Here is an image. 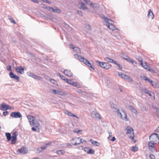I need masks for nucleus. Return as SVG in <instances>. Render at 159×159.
I'll list each match as a JSON object with an SVG mask.
<instances>
[{
    "mask_svg": "<svg viewBox=\"0 0 159 159\" xmlns=\"http://www.w3.org/2000/svg\"><path fill=\"white\" fill-rule=\"evenodd\" d=\"M102 18L104 20V24L107 26L111 30H117L118 32V29L116 28V27L113 24V23H114V21L105 17L104 16H103Z\"/></svg>",
    "mask_w": 159,
    "mask_h": 159,
    "instance_id": "obj_1",
    "label": "nucleus"
},
{
    "mask_svg": "<svg viewBox=\"0 0 159 159\" xmlns=\"http://www.w3.org/2000/svg\"><path fill=\"white\" fill-rule=\"evenodd\" d=\"M75 58L78 60L79 61L83 62L86 65L91 67L92 69H94L95 67L92 65L91 63L86 59H85L83 57L78 55L77 54L74 55Z\"/></svg>",
    "mask_w": 159,
    "mask_h": 159,
    "instance_id": "obj_2",
    "label": "nucleus"
},
{
    "mask_svg": "<svg viewBox=\"0 0 159 159\" xmlns=\"http://www.w3.org/2000/svg\"><path fill=\"white\" fill-rule=\"evenodd\" d=\"M149 139L155 144L159 142V135L156 133H152L149 136Z\"/></svg>",
    "mask_w": 159,
    "mask_h": 159,
    "instance_id": "obj_3",
    "label": "nucleus"
},
{
    "mask_svg": "<svg viewBox=\"0 0 159 159\" xmlns=\"http://www.w3.org/2000/svg\"><path fill=\"white\" fill-rule=\"evenodd\" d=\"M126 129L127 130V132L126 133L127 134H133V135H131L129 136V138L133 141L134 139L133 129L130 126H127Z\"/></svg>",
    "mask_w": 159,
    "mask_h": 159,
    "instance_id": "obj_4",
    "label": "nucleus"
},
{
    "mask_svg": "<svg viewBox=\"0 0 159 159\" xmlns=\"http://www.w3.org/2000/svg\"><path fill=\"white\" fill-rule=\"evenodd\" d=\"M11 107L9 105L2 102L0 105V109L2 111H5L8 109H11Z\"/></svg>",
    "mask_w": 159,
    "mask_h": 159,
    "instance_id": "obj_5",
    "label": "nucleus"
},
{
    "mask_svg": "<svg viewBox=\"0 0 159 159\" xmlns=\"http://www.w3.org/2000/svg\"><path fill=\"white\" fill-rule=\"evenodd\" d=\"M10 116L16 118H20L22 117V115L18 111L12 112L10 113Z\"/></svg>",
    "mask_w": 159,
    "mask_h": 159,
    "instance_id": "obj_6",
    "label": "nucleus"
},
{
    "mask_svg": "<svg viewBox=\"0 0 159 159\" xmlns=\"http://www.w3.org/2000/svg\"><path fill=\"white\" fill-rule=\"evenodd\" d=\"M118 111L117 115L118 116H120L121 118L123 120H128V119L127 118V115L125 112L123 111L122 114L120 112L119 110H118Z\"/></svg>",
    "mask_w": 159,
    "mask_h": 159,
    "instance_id": "obj_7",
    "label": "nucleus"
},
{
    "mask_svg": "<svg viewBox=\"0 0 159 159\" xmlns=\"http://www.w3.org/2000/svg\"><path fill=\"white\" fill-rule=\"evenodd\" d=\"M17 132H15L12 134V135L11 137V143L14 144L17 140Z\"/></svg>",
    "mask_w": 159,
    "mask_h": 159,
    "instance_id": "obj_8",
    "label": "nucleus"
},
{
    "mask_svg": "<svg viewBox=\"0 0 159 159\" xmlns=\"http://www.w3.org/2000/svg\"><path fill=\"white\" fill-rule=\"evenodd\" d=\"M25 68L24 66H19L16 68V70L17 73L22 74L24 72Z\"/></svg>",
    "mask_w": 159,
    "mask_h": 159,
    "instance_id": "obj_9",
    "label": "nucleus"
},
{
    "mask_svg": "<svg viewBox=\"0 0 159 159\" xmlns=\"http://www.w3.org/2000/svg\"><path fill=\"white\" fill-rule=\"evenodd\" d=\"M27 75L33 78L37 79L39 80H40L42 78V77L37 76L31 72H28L27 73Z\"/></svg>",
    "mask_w": 159,
    "mask_h": 159,
    "instance_id": "obj_10",
    "label": "nucleus"
},
{
    "mask_svg": "<svg viewBox=\"0 0 159 159\" xmlns=\"http://www.w3.org/2000/svg\"><path fill=\"white\" fill-rule=\"evenodd\" d=\"M155 144L152 141H150L148 143L149 149L151 151H154L155 150V148L154 147V144Z\"/></svg>",
    "mask_w": 159,
    "mask_h": 159,
    "instance_id": "obj_11",
    "label": "nucleus"
},
{
    "mask_svg": "<svg viewBox=\"0 0 159 159\" xmlns=\"http://www.w3.org/2000/svg\"><path fill=\"white\" fill-rule=\"evenodd\" d=\"M27 149L25 147H22L18 150L19 153L22 154H24L26 153L27 152Z\"/></svg>",
    "mask_w": 159,
    "mask_h": 159,
    "instance_id": "obj_12",
    "label": "nucleus"
},
{
    "mask_svg": "<svg viewBox=\"0 0 159 159\" xmlns=\"http://www.w3.org/2000/svg\"><path fill=\"white\" fill-rule=\"evenodd\" d=\"M52 91L55 94H59L61 96L65 95V93L60 90L53 89L52 90Z\"/></svg>",
    "mask_w": 159,
    "mask_h": 159,
    "instance_id": "obj_13",
    "label": "nucleus"
},
{
    "mask_svg": "<svg viewBox=\"0 0 159 159\" xmlns=\"http://www.w3.org/2000/svg\"><path fill=\"white\" fill-rule=\"evenodd\" d=\"M80 4V8L83 10L85 11L86 10L89 11V9L88 8L86 7V5L85 3H84L81 1L79 2Z\"/></svg>",
    "mask_w": 159,
    "mask_h": 159,
    "instance_id": "obj_14",
    "label": "nucleus"
},
{
    "mask_svg": "<svg viewBox=\"0 0 159 159\" xmlns=\"http://www.w3.org/2000/svg\"><path fill=\"white\" fill-rule=\"evenodd\" d=\"M67 83L75 87L79 88L80 86V85L76 82H74L71 80H68Z\"/></svg>",
    "mask_w": 159,
    "mask_h": 159,
    "instance_id": "obj_15",
    "label": "nucleus"
},
{
    "mask_svg": "<svg viewBox=\"0 0 159 159\" xmlns=\"http://www.w3.org/2000/svg\"><path fill=\"white\" fill-rule=\"evenodd\" d=\"M64 74L66 76L69 77L72 76L73 74L70 70H65L63 71Z\"/></svg>",
    "mask_w": 159,
    "mask_h": 159,
    "instance_id": "obj_16",
    "label": "nucleus"
},
{
    "mask_svg": "<svg viewBox=\"0 0 159 159\" xmlns=\"http://www.w3.org/2000/svg\"><path fill=\"white\" fill-rule=\"evenodd\" d=\"M92 115L93 116L95 117L96 119L99 120L101 119L100 115L96 112L93 111L92 113Z\"/></svg>",
    "mask_w": 159,
    "mask_h": 159,
    "instance_id": "obj_17",
    "label": "nucleus"
},
{
    "mask_svg": "<svg viewBox=\"0 0 159 159\" xmlns=\"http://www.w3.org/2000/svg\"><path fill=\"white\" fill-rule=\"evenodd\" d=\"M27 118L31 125L32 123H34V117L33 116L30 115H28L27 116Z\"/></svg>",
    "mask_w": 159,
    "mask_h": 159,
    "instance_id": "obj_18",
    "label": "nucleus"
},
{
    "mask_svg": "<svg viewBox=\"0 0 159 159\" xmlns=\"http://www.w3.org/2000/svg\"><path fill=\"white\" fill-rule=\"evenodd\" d=\"M96 63L99 66L103 68V66H104L105 65L106 63L103 62L99 61H98L96 60L95 61Z\"/></svg>",
    "mask_w": 159,
    "mask_h": 159,
    "instance_id": "obj_19",
    "label": "nucleus"
},
{
    "mask_svg": "<svg viewBox=\"0 0 159 159\" xmlns=\"http://www.w3.org/2000/svg\"><path fill=\"white\" fill-rule=\"evenodd\" d=\"M9 75L10 77L12 78L15 79L16 80H19V77L12 72H11L9 73Z\"/></svg>",
    "mask_w": 159,
    "mask_h": 159,
    "instance_id": "obj_20",
    "label": "nucleus"
},
{
    "mask_svg": "<svg viewBox=\"0 0 159 159\" xmlns=\"http://www.w3.org/2000/svg\"><path fill=\"white\" fill-rule=\"evenodd\" d=\"M105 61L110 63L116 64V62L115 61L108 57H106L105 58Z\"/></svg>",
    "mask_w": 159,
    "mask_h": 159,
    "instance_id": "obj_21",
    "label": "nucleus"
},
{
    "mask_svg": "<svg viewBox=\"0 0 159 159\" xmlns=\"http://www.w3.org/2000/svg\"><path fill=\"white\" fill-rule=\"evenodd\" d=\"M64 113L65 114L68 115L69 116H74L76 117L77 118H79L78 116H77L76 115H74L72 113L69 112L68 111L66 110V111H65Z\"/></svg>",
    "mask_w": 159,
    "mask_h": 159,
    "instance_id": "obj_22",
    "label": "nucleus"
},
{
    "mask_svg": "<svg viewBox=\"0 0 159 159\" xmlns=\"http://www.w3.org/2000/svg\"><path fill=\"white\" fill-rule=\"evenodd\" d=\"M148 16L149 18L152 19L154 17V15L151 9H149L148 11Z\"/></svg>",
    "mask_w": 159,
    "mask_h": 159,
    "instance_id": "obj_23",
    "label": "nucleus"
},
{
    "mask_svg": "<svg viewBox=\"0 0 159 159\" xmlns=\"http://www.w3.org/2000/svg\"><path fill=\"white\" fill-rule=\"evenodd\" d=\"M129 107L133 113L135 114H137V111L133 106L129 105Z\"/></svg>",
    "mask_w": 159,
    "mask_h": 159,
    "instance_id": "obj_24",
    "label": "nucleus"
},
{
    "mask_svg": "<svg viewBox=\"0 0 159 159\" xmlns=\"http://www.w3.org/2000/svg\"><path fill=\"white\" fill-rule=\"evenodd\" d=\"M90 141L91 143L95 146H99L100 145V143H98L96 141H94L92 139H90Z\"/></svg>",
    "mask_w": 159,
    "mask_h": 159,
    "instance_id": "obj_25",
    "label": "nucleus"
},
{
    "mask_svg": "<svg viewBox=\"0 0 159 159\" xmlns=\"http://www.w3.org/2000/svg\"><path fill=\"white\" fill-rule=\"evenodd\" d=\"M111 108L113 110V111L115 112H117V113H118V110H119V109L117 108V106L116 105L114 104H113V105H111Z\"/></svg>",
    "mask_w": 159,
    "mask_h": 159,
    "instance_id": "obj_26",
    "label": "nucleus"
},
{
    "mask_svg": "<svg viewBox=\"0 0 159 159\" xmlns=\"http://www.w3.org/2000/svg\"><path fill=\"white\" fill-rule=\"evenodd\" d=\"M82 139H80V142H79L78 143L75 142L74 143H72V144L73 145H77L80 144L81 143H83L84 142V143H86V141H85V140H83V141H82Z\"/></svg>",
    "mask_w": 159,
    "mask_h": 159,
    "instance_id": "obj_27",
    "label": "nucleus"
},
{
    "mask_svg": "<svg viewBox=\"0 0 159 159\" xmlns=\"http://www.w3.org/2000/svg\"><path fill=\"white\" fill-rule=\"evenodd\" d=\"M104 66H103V68L105 69L106 70H108L111 68V65H110L108 63H106L105 65Z\"/></svg>",
    "mask_w": 159,
    "mask_h": 159,
    "instance_id": "obj_28",
    "label": "nucleus"
},
{
    "mask_svg": "<svg viewBox=\"0 0 159 159\" xmlns=\"http://www.w3.org/2000/svg\"><path fill=\"white\" fill-rule=\"evenodd\" d=\"M45 8L47 9L49 11H52L53 13H55L56 12V8H53L52 7H46Z\"/></svg>",
    "mask_w": 159,
    "mask_h": 159,
    "instance_id": "obj_29",
    "label": "nucleus"
},
{
    "mask_svg": "<svg viewBox=\"0 0 159 159\" xmlns=\"http://www.w3.org/2000/svg\"><path fill=\"white\" fill-rule=\"evenodd\" d=\"M124 59L127 60L128 61L131 62L132 64H133L134 61L133 60L130 59L129 57H126V58L123 57Z\"/></svg>",
    "mask_w": 159,
    "mask_h": 159,
    "instance_id": "obj_30",
    "label": "nucleus"
},
{
    "mask_svg": "<svg viewBox=\"0 0 159 159\" xmlns=\"http://www.w3.org/2000/svg\"><path fill=\"white\" fill-rule=\"evenodd\" d=\"M6 135L7 137V140L8 141H10L11 139V134L10 133H6Z\"/></svg>",
    "mask_w": 159,
    "mask_h": 159,
    "instance_id": "obj_31",
    "label": "nucleus"
},
{
    "mask_svg": "<svg viewBox=\"0 0 159 159\" xmlns=\"http://www.w3.org/2000/svg\"><path fill=\"white\" fill-rule=\"evenodd\" d=\"M147 93L151 97H153L155 98L154 93L153 92L149 91Z\"/></svg>",
    "mask_w": 159,
    "mask_h": 159,
    "instance_id": "obj_32",
    "label": "nucleus"
},
{
    "mask_svg": "<svg viewBox=\"0 0 159 159\" xmlns=\"http://www.w3.org/2000/svg\"><path fill=\"white\" fill-rule=\"evenodd\" d=\"M58 154L64 155L65 153V152L64 150H60L57 151L56 152Z\"/></svg>",
    "mask_w": 159,
    "mask_h": 159,
    "instance_id": "obj_33",
    "label": "nucleus"
},
{
    "mask_svg": "<svg viewBox=\"0 0 159 159\" xmlns=\"http://www.w3.org/2000/svg\"><path fill=\"white\" fill-rule=\"evenodd\" d=\"M49 80L50 82L55 85H57V82L53 79H50Z\"/></svg>",
    "mask_w": 159,
    "mask_h": 159,
    "instance_id": "obj_34",
    "label": "nucleus"
},
{
    "mask_svg": "<svg viewBox=\"0 0 159 159\" xmlns=\"http://www.w3.org/2000/svg\"><path fill=\"white\" fill-rule=\"evenodd\" d=\"M90 5L94 9H96L98 8L97 5L95 3H91L90 4Z\"/></svg>",
    "mask_w": 159,
    "mask_h": 159,
    "instance_id": "obj_35",
    "label": "nucleus"
},
{
    "mask_svg": "<svg viewBox=\"0 0 159 159\" xmlns=\"http://www.w3.org/2000/svg\"><path fill=\"white\" fill-rule=\"evenodd\" d=\"M118 75L120 76L121 78H122L124 79H125V77H126V75H125L124 74L121 73V72H118Z\"/></svg>",
    "mask_w": 159,
    "mask_h": 159,
    "instance_id": "obj_36",
    "label": "nucleus"
},
{
    "mask_svg": "<svg viewBox=\"0 0 159 159\" xmlns=\"http://www.w3.org/2000/svg\"><path fill=\"white\" fill-rule=\"evenodd\" d=\"M95 152L94 150L92 149H89V150L87 151V153L88 154H93Z\"/></svg>",
    "mask_w": 159,
    "mask_h": 159,
    "instance_id": "obj_37",
    "label": "nucleus"
},
{
    "mask_svg": "<svg viewBox=\"0 0 159 159\" xmlns=\"http://www.w3.org/2000/svg\"><path fill=\"white\" fill-rule=\"evenodd\" d=\"M80 138L78 137V138H73L72 140H71V142H72L73 141H74L75 142H77V140L78 141H80Z\"/></svg>",
    "mask_w": 159,
    "mask_h": 159,
    "instance_id": "obj_38",
    "label": "nucleus"
},
{
    "mask_svg": "<svg viewBox=\"0 0 159 159\" xmlns=\"http://www.w3.org/2000/svg\"><path fill=\"white\" fill-rule=\"evenodd\" d=\"M73 49L77 53H79V52H80V49L77 47H74Z\"/></svg>",
    "mask_w": 159,
    "mask_h": 159,
    "instance_id": "obj_39",
    "label": "nucleus"
},
{
    "mask_svg": "<svg viewBox=\"0 0 159 159\" xmlns=\"http://www.w3.org/2000/svg\"><path fill=\"white\" fill-rule=\"evenodd\" d=\"M145 69H148V68L149 67V66H148L146 63H145L144 64H143V65H141Z\"/></svg>",
    "mask_w": 159,
    "mask_h": 159,
    "instance_id": "obj_40",
    "label": "nucleus"
},
{
    "mask_svg": "<svg viewBox=\"0 0 159 159\" xmlns=\"http://www.w3.org/2000/svg\"><path fill=\"white\" fill-rule=\"evenodd\" d=\"M8 17H9V20H10V21L12 22V23H13L14 24H16V22H15V21L13 19V18L11 16H8Z\"/></svg>",
    "mask_w": 159,
    "mask_h": 159,
    "instance_id": "obj_41",
    "label": "nucleus"
},
{
    "mask_svg": "<svg viewBox=\"0 0 159 159\" xmlns=\"http://www.w3.org/2000/svg\"><path fill=\"white\" fill-rule=\"evenodd\" d=\"M125 79L128 80L130 81H132V79L127 75H126Z\"/></svg>",
    "mask_w": 159,
    "mask_h": 159,
    "instance_id": "obj_42",
    "label": "nucleus"
},
{
    "mask_svg": "<svg viewBox=\"0 0 159 159\" xmlns=\"http://www.w3.org/2000/svg\"><path fill=\"white\" fill-rule=\"evenodd\" d=\"M61 78L62 80L65 81L66 82H68V80L64 76L62 75Z\"/></svg>",
    "mask_w": 159,
    "mask_h": 159,
    "instance_id": "obj_43",
    "label": "nucleus"
},
{
    "mask_svg": "<svg viewBox=\"0 0 159 159\" xmlns=\"http://www.w3.org/2000/svg\"><path fill=\"white\" fill-rule=\"evenodd\" d=\"M54 8H56V12L57 13L59 14L61 13V10L58 8L57 7H54Z\"/></svg>",
    "mask_w": 159,
    "mask_h": 159,
    "instance_id": "obj_44",
    "label": "nucleus"
},
{
    "mask_svg": "<svg viewBox=\"0 0 159 159\" xmlns=\"http://www.w3.org/2000/svg\"><path fill=\"white\" fill-rule=\"evenodd\" d=\"M141 91L145 93H147L149 91L147 89H141Z\"/></svg>",
    "mask_w": 159,
    "mask_h": 159,
    "instance_id": "obj_45",
    "label": "nucleus"
},
{
    "mask_svg": "<svg viewBox=\"0 0 159 159\" xmlns=\"http://www.w3.org/2000/svg\"><path fill=\"white\" fill-rule=\"evenodd\" d=\"M85 28L89 30H92V29L91 28V27L90 26L88 25H85Z\"/></svg>",
    "mask_w": 159,
    "mask_h": 159,
    "instance_id": "obj_46",
    "label": "nucleus"
},
{
    "mask_svg": "<svg viewBox=\"0 0 159 159\" xmlns=\"http://www.w3.org/2000/svg\"><path fill=\"white\" fill-rule=\"evenodd\" d=\"M115 64L117 65L119 67V69L120 70H122V67L121 65L120 64H117V63H116V64Z\"/></svg>",
    "mask_w": 159,
    "mask_h": 159,
    "instance_id": "obj_47",
    "label": "nucleus"
},
{
    "mask_svg": "<svg viewBox=\"0 0 159 159\" xmlns=\"http://www.w3.org/2000/svg\"><path fill=\"white\" fill-rule=\"evenodd\" d=\"M151 84L154 87L156 88L157 87V84L155 82H153Z\"/></svg>",
    "mask_w": 159,
    "mask_h": 159,
    "instance_id": "obj_48",
    "label": "nucleus"
},
{
    "mask_svg": "<svg viewBox=\"0 0 159 159\" xmlns=\"http://www.w3.org/2000/svg\"><path fill=\"white\" fill-rule=\"evenodd\" d=\"M148 70L149 71H150V72H151L152 73L155 72V71L153 69H151L150 67H149L148 68Z\"/></svg>",
    "mask_w": 159,
    "mask_h": 159,
    "instance_id": "obj_49",
    "label": "nucleus"
},
{
    "mask_svg": "<svg viewBox=\"0 0 159 159\" xmlns=\"http://www.w3.org/2000/svg\"><path fill=\"white\" fill-rule=\"evenodd\" d=\"M137 150V148L136 146H134L132 147V151L134 152H136Z\"/></svg>",
    "mask_w": 159,
    "mask_h": 159,
    "instance_id": "obj_50",
    "label": "nucleus"
},
{
    "mask_svg": "<svg viewBox=\"0 0 159 159\" xmlns=\"http://www.w3.org/2000/svg\"><path fill=\"white\" fill-rule=\"evenodd\" d=\"M149 156L151 159H155V156L153 154H150Z\"/></svg>",
    "mask_w": 159,
    "mask_h": 159,
    "instance_id": "obj_51",
    "label": "nucleus"
},
{
    "mask_svg": "<svg viewBox=\"0 0 159 159\" xmlns=\"http://www.w3.org/2000/svg\"><path fill=\"white\" fill-rule=\"evenodd\" d=\"M43 2L47 3L48 4H50L51 3V2L50 1H48V0H41Z\"/></svg>",
    "mask_w": 159,
    "mask_h": 159,
    "instance_id": "obj_52",
    "label": "nucleus"
},
{
    "mask_svg": "<svg viewBox=\"0 0 159 159\" xmlns=\"http://www.w3.org/2000/svg\"><path fill=\"white\" fill-rule=\"evenodd\" d=\"M78 14L80 16H82L83 13L82 11H81L78 10L77 11Z\"/></svg>",
    "mask_w": 159,
    "mask_h": 159,
    "instance_id": "obj_53",
    "label": "nucleus"
},
{
    "mask_svg": "<svg viewBox=\"0 0 159 159\" xmlns=\"http://www.w3.org/2000/svg\"><path fill=\"white\" fill-rule=\"evenodd\" d=\"M32 124H33V125L35 126L37 128L39 127V124H38V123L35 124L34 122V123H32Z\"/></svg>",
    "mask_w": 159,
    "mask_h": 159,
    "instance_id": "obj_54",
    "label": "nucleus"
},
{
    "mask_svg": "<svg viewBox=\"0 0 159 159\" xmlns=\"http://www.w3.org/2000/svg\"><path fill=\"white\" fill-rule=\"evenodd\" d=\"M157 115L158 116V117L159 118V108H156Z\"/></svg>",
    "mask_w": 159,
    "mask_h": 159,
    "instance_id": "obj_55",
    "label": "nucleus"
},
{
    "mask_svg": "<svg viewBox=\"0 0 159 159\" xmlns=\"http://www.w3.org/2000/svg\"><path fill=\"white\" fill-rule=\"evenodd\" d=\"M138 61L139 62H141V65H143V60L141 58H139Z\"/></svg>",
    "mask_w": 159,
    "mask_h": 159,
    "instance_id": "obj_56",
    "label": "nucleus"
},
{
    "mask_svg": "<svg viewBox=\"0 0 159 159\" xmlns=\"http://www.w3.org/2000/svg\"><path fill=\"white\" fill-rule=\"evenodd\" d=\"M7 113H8V111H4L3 113V115L4 116H6L7 115Z\"/></svg>",
    "mask_w": 159,
    "mask_h": 159,
    "instance_id": "obj_57",
    "label": "nucleus"
},
{
    "mask_svg": "<svg viewBox=\"0 0 159 159\" xmlns=\"http://www.w3.org/2000/svg\"><path fill=\"white\" fill-rule=\"evenodd\" d=\"M76 92L77 93H82V91L81 90L79 89H78L76 91Z\"/></svg>",
    "mask_w": 159,
    "mask_h": 159,
    "instance_id": "obj_58",
    "label": "nucleus"
},
{
    "mask_svg": "<svg viewBox=\"0 0 159 159\" xmlns=\"http://www.w3.org/2000/svg\"><path fill=\"white\" fill-rule=\"evenodd\" d=\"M32 2L37 3H39V1L37 0H31Z\"/></svg>",
    "mask_w": 159,
    "mask_h": 159,
    "instance_id": "obj_59",
    "label": "nucleus"
},
{
    "mask_svg": "<svg viewBox=\"0 0 159 159\" xmlns=\"http://www.w3.org/2000/svg\"><path fill=\"white\" fill-rule=\"evenodd\" d=\"M149 79L146 76H144L143 77V80H148Z\"/></svg>",
    "mask_w": 159,
    "mask_h": 159,
    "instance_id": "obj_60",
    "label": "nucleus"
},
{
    "mask_svg": "<svg viewBox=\"0 0 159 159\" xmlns=\"http://www.w3.org/2000/svg\"><path fill=\"white\" fill-rule=\"evenodd\" d=\"M109 134V137H111L112 136V133L111 131H109L108 132Z\"/></svg>",
    "mask_w": 159,
    "mask_h": 159,
    "instance_id": "obj_61",
    "label": "nucleus"
},
{
    "mask_svg": "<svg viewBox=\"0 0 159 159\" xmlns=\"http://www.w3.org/2000/svg\"><path fill=\"white\" fill-rule=\"evenodd\" d=\"M141 109L142 110H143V111H146V108L145 106H143L142 107Z\"/></svg>",
    "mask_w": 159,
    "mask_h": 159,
    "instance_id": "obj_62",
    "label": "nucleus"
},
{
    "mask_svg": "<svg viewBox=\"0 0 159 159\" xmlns=\"http://www.w3.org/2000/svg\"><path fill=\"white\" fill-rule=\"evenodd\" d=\"M89 148H84V151L86 152H87V151H88V150H89Z\"/></svg>",
    "mask_w": 159,
    "mask_h": 159,
    "instance_id": "obj_63",
    "label": "nucleus"
},
{
    "mask_svg": "<svg viewBox=\"0 0 159 159\" xmlns=\"http://www.w3.org/2000/svg\"><path fill=\"white\" fill-rule=\"evenodd\" d=\"M155 131L156 132H159V126L155 130Z\"/></svg>",
    "mask_w": 159,
    "mask_h": 159,
    "instance_id": "obj_64",
    "label": "nucleus"
}]
</instances>
